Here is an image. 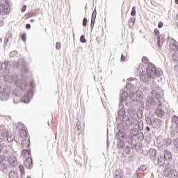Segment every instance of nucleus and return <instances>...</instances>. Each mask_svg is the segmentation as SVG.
<instances>
[{"label": "nucleus", "mask_w": 178, "mask_h": 178, "mask_svg": "<svg viewBox=\"0 0 178 178\" xmlns=\"http://www.w3.org/2000/svg\"><path fill=\"white\" fill-rule=\"evenodd\" d=\"M22 40L24 42H26V33H23L22 35Z\"/></svg>", "instance_id": "a18cd8bd"}, {"label": "nucleus", "mask_w": 178, "mask_h": 178, "mask_svg": "<svg viewBox=\"0 0 178 178\" xmlns=\"http://www.w3.org/2000/svg\"><path fill=\"white\" fill-rule=\"evenodd\" d=\"M3 69V63H0V70H2Z\"/></svg>", "instance_id": "13d9d810"}, {"label": "nucleus", "mask_w": 178, "mask_h": 178, "mask_svg": "<svg viewBox=\"0 0 178 178\" xmlns=\"http://www.w3.org/2000/svg\"><path fill=\"white\" fill-rule=\"evenodd\" d=\"M139 105L140 106V109H144V102L143 100L139 102Z\"/></svg>", "instance_id": "4c0bfd02"}, {"label": "nucleus", "mask_w": 178, "mask_h": 178, "mask_svg": "<svg viewBox=\"0 0 178 178\" xmlns=\"http://www.w3.org/2000/svg\"><path fill=\"white\" fill-rule=\"evenodd\" d=\"M170 49L171 51H174V52H177L178 51V46L176 43H172L170 45Z\"/></svg>", "instance_id": "4be33fe9"}, {"label": "nucleus", "mask_w": 178, "mask_h": 178, "mask_svg": "<svg viewBox=\"0 0 178 178\" xmlns=\"http://www.w3.org/2000/svg\"><path fill=\"white\" fill-rule=\"evenodd\" d=\"M30 22L31 23H33L34 22V19H31Z\"/></svg>", "instance_id": "774afa93"}, {"label": "nucleus", "mask_w": 178, "mask_h": 178, "mask_svg": "<svg viewBox=\"0 0 178 178\" xmlns=\"http://www.w3.org/2000/svg\"><path fill=\"white\" fill-rule=\"evenodd\" d=\"M131 151V147L130 146L126 145L124 147V152H125V154H130Z\"/></svg>", "instance_id": "a878e982"}, {"label": "nucleus", "mask_w": 178, "mask_h": 178, "mask_svg": "<svg viewBox=\"0 0 178 178\" xmlns=\"http://www.w3.org/2000/svg\"><path fill=\"white\" fill-rule=\"evenodd\" d=\"M97 17V9H95L94 10H93V13H92V17Z\"/></svg>", "instance_id": "49530a36"}, {"label": "nucleus", "mask_w": 178, "mask_h": 178, "mask_svg": "<svg viewBox=\"0 0 178 178\" xmlns=\"http://www.w3.org/2000/svg\"><path fill=\"white\" fill-rule=\"evenodd\" d=\"M12 35L9 34L8 36L7 35V39L5 40L4 41V45H6L8 42H9V38H10Z\"/></svg>", "instance_id": "c9c22d12"}, {"label": "nucleus", "mask_w": 178, "mask_h": 178, "mask_svg": "<svg viewBox=\"0 0 178 178\" xmlns=\"http://www.w3.org/2000/svg\"><path fill=\"white\" fill-rule=\"evenodd\" d=\"M146 130H147V131H149V130H151V129H149V127H146Z\"/></svg>", "instance_id": "e2e57ef3"}, {"label": "nucleus", "mask_w": 178, "mask_h": 178, "mask_svg": "<svg viewBox=\"0 0 178 178\" xmlns=\"http://www.w3.org/2000/svg\"><path fill=\"white\" fill-rule=\"evenodd\" d=\"M175 3H177V5H178V0H175Z\"/></svg>", "instance_id": "338daca9"}, {"label": "nucleus", "mask_w": 178, "mask_h": 178, "mask_svg": "<svg viewBox=\"0 0 178 178\" xmlns=\"http://www.w3.org/2000/svg\"><path fill=\"white\" fill-rule=\"evenodd\" d=\"M177 69H178V66H175V67H174V70H177Z\"/></svg>", "instance_id": "69168bd1"}, {"label": "nucleus", "mask_w": 178, "mask_h": 178, "mask_svg": "<svg viewBox=\"0 0 178 178\" xmlns=\"http://www.w3.org/2000/svg\"><path fill=\"white\" fill-rule=\"evenodd\" d=\"M60 48H61L60 42H56V49H60Z\"/></svg>", "instance_id": "58836bf2"}, {"label": "nucleus", "mask_w": 178, "mask_h": 178, "mask_svg": "<svg viewBox=\"0 0 178 178\" xmlns=\"http://www.w3.org/2000/svg\"><path fill=\"white\" fill-rule=\"evenodd\" d=\"M19 136L22 138H27V131L26 130H20Z\"/></svg>", "instance_id": "412c9836"}, {"label": "nucleus", "mask_w": 178, "mask_h": 178, "mask_svg": "<svg viewBox=\"0 0 178 178\" xmlns=\"http://www.w3.org/2000/svg\"><path fill=\"white\" fill-rule=\"evenodd\" d=\"M149 155H150V158L153 159V158H155V156H156V150L154 148H151L149 150Z\"/></svg>", "instance_id": "a211bd4d"}, {"label": "nucleus", "mask_w": 178, "mask_h": 178, "mask_svg": "<svg viewBox=\"0 0 178 178\" xmlns=\"http://www.w3.org/2000/svg\"><path fill=\"white\" fill-rule=\"evenodd\" d=\"M26 9H27V6H26V5H24L23 6H22V8L21 9V12H26Z\"/></svg>", "instance_id": "c03bdc74"}, {"label": "nucleus", "mask_w": 178, "mask_h": 178, "mask_svg": "<svg viewBox=\"0 0 178 178\" xmlns=\"http://www.w3.org/2000/svg\"><path fill=\"white\" fill-rule=\"evenodd\" d=\"M158 162H159V165L160 166H167L168 164H164L165 163V159L163 156H161L160 157L158 158Z\"/></svg>", "instance_id": "2eb2a0df"}, {"label": "nucleus", "mask_w": 178, "mask_h": 178, "mask_svg": "<svg viewBox=\"0 0 178 178\" xmlns=\"http://www.w3.org/2000/svg\"><path fill=\"white\" fill-rule=\"evenodd\" d=\"M33 95L34 92H33V90H29L27 92V95L22 99V102H23L24 104H29V102H30V99L33 98Z\"/></svg>", "instance_id": "6e6552de"}, {"label": "nucleus", "mask_w": 178, "mask_h": 178, "mask_svg": "<svg viewBox=\"0 0 178 178\" xmlns=\"http://www.w3.org/2000/svg\"><path fill=\"white\" fill-rule=\"evenodd\" d=\"M122 121L127 125V127L131 129L129 131L131 137H136L139 134L140 130H143L144 123L143 121H138L135 116L127 117L124 115L122 118Z\"/></svg>", "instance_id": "f03ea898"}, {"label": "nucleus", "mask_w": 178, "mask_h": 178, "mask_svg": "<svg viewBox=\"0 0 178 178\" xmlns=\"http://www.w3.org/2000/svg\"><path fill=\"white\" fill-rule=\"evenodd\" d=\"M26 29H27L28 30L30 29H31V25H30V24H27L26 25Z\"/></svg>", "instance_id": "603ef678"}, {"label": "nucleus", "mask_w": 178, "mask_h": 178, "mask_svg": "<svg viewBox=\"0 0 178 178\" xmlns=\"http://www.w3.org/2000/svg\"><path fill=\"white\" fill-rule=\"evenodd\" d=\"M13 94H14V95H15V97H19V94H17L16 90H15L13 91Z\"/></svg>", "instance_id": "6e6d98bb"}, {"label": "nucleus", "mask_w": 178, "mask_h": 178, "mask_svg": "<svg viewBox=\"0 0 178 178\" xmlns=\"http://www.w3.org/2000/svg\"><path fill=\"white\" fill-rule=\"evenodd\" d=\"M9 163L10 166L15 168L17 165V159L15 156H10L9 159Z\"/></svg>", "instance_id": "1a4fd4ad"}, {"label": "nucleus", "mask_w": 178, "mask_h": 178, "mask_svg": "<svg viewBox=\"0 0 178 178\" xmlns=\"http://www.w3.org/2000/svg\"><path fill=\"white\" fill-rule=\"evenodd\" d=\"M3 66L5 67V70H7V71L10 70V63L9 61L4 62Z\"/></svg>", "instance_id": "393cba45"}, {"label": "nucleus", "mask_w": 178, "mask_h": 178, "mask_svg": "<svg viewBox=\"0 0 178 178\" xmlns=\"http://www.w3.org/2000/svg\"><path fill=\"white\" fill-rule=\"evenodd\" d=\"M139 169L140 170H143V172H145V170H147V167L145 165H142Z\"/></svg>", "instance_id": "a19ab883"}, {"label": "nucleus", "mask_w": 178, "mask_h": 178, "mask_svg": "<svg viewBox=\"0 0 178 178\" xmlns=\"http://www.w3.org/2000/svg\"><path fill=\"white\" fill-rule=\"evenodd\" d=\"M10 12V1L6 0L5 4L0 3V15H8Z\"/></svg>", "instance_id": "423d86ee"}, {"label": "nucleus", "mask_w": 178, "mask_h": 178, "mask_svg": "<svg viewBox=\"0 0 178 178\" xmlns=\"http://www.w3.org/2000/svg\"><path fill=\"white\" fill-rule=\"evenodd\" d=\"M162 143H163V145H166L168 147V145H170V144H172V139L170 138L163 139Z\"/></svg>", "instance_id": "aec40b11"}, {"label": "nucleus", "mask_w": 178, "mask_h": 178, "mask_svg": "<svg viewBox=\"0 0 178 178\" xmlns=\"http://www.w3.org/2000/svg\"><path fill=\"white\" fill-rule=\"evenodd\" d=\"M76 129H77L78 131H80V126H79V124H76Z\"/></svg>", "instance_id": "bf43d9fd"}, {"label": "nucleus", "mask_w": 178, "mask_h": 178, "mask_svg": "<svg viewBox=\"0 0 178 178\" xmlns=\"http://www.w3.org/2000/svg\"><path fill=\"white\" fill-rule=\"evenodd\" d=\"M22 155H24V154H27L28 155H30V151H29V149H25L22 150Z\"/></svg>", "instance_id": "f704fd0d"}, {"label": "nucleus", "mask_w": 178, "mask_h": 178, "mask_svg": "<svg viewBox=\"0 0 178 178\" xmlns=\"http://www.w3.org/2000/svg\"><path fill=\"white\" fill-rule=\"evenodd\" d=\"M172 59L174 60V62H177L178 57H177V53H173L172 55Z\"/></svg>", "instance_id": "2f4dec72"}, {"label": "nucleus", "mask_w": 178, "mask_h": 178, "mask_svg": "<svg viewBox=\"0 0 178 178\" xmlns=\"http://www.w3.org/2000/svg\"><path fill=\"white\" fill-rule=\"evenodd\" d=\"M133 90H134V86H132L131 89L130 90V93H129V98L131 99V101H138L137 99V92L135 93L133 92Z\"/></svg>", "instance_id": "9d476101"}, {"label": "nucleus", "mask_w": 178, "mask_h": 178, "mask_svg": "<svg viewBox=\"0 0 178 178\" xmlns=\"http://www.w3.org/2000/svg\"><path fill=\"white\" fill-rule=\"evenodd\" d=\"M3 93L2 92V89H0V97H2Z\"/></svg>", "instance_id": "680f3d73"}, {"label": "nucleus", "mask_w": 178, "mask_h": 178, "mask_svg": "<svg viewBox=\"0 0 178 178\" xmlns=\"http://www.w3.org/2000/svg\"><path fill=\"white\" fill-rule=\"evenodd\" d=\"M130 87H131V83H128L127 86V88L129 89L130 88Z\"/></svg>", "instance_id": "052dcab7"}, {"label": "nucleus", "mask_w": 178, "mask_h": 178, "mask_svg": "<svg viewBox=\"0 0 178 178\" xmlns=\"http://www.w3.org/2000/svg\"><path fill=\"white\" fill-rule=\"evenodd\" d=\"M146 123H147L149 126H152L154 129H159V127L162 126V121L154 117H147L146 118Z\"/></svg>", "instance_id": "20e7f679"}, {"label": "nucleus", "mask_w": 178, "mask_h": 178, "mask_svg": "<svg viewBox=\"0 0 178 178\" xmlns=\"http://www.w3.org/2000/svg\"><path fill=\"white\" fill-rule=\"evenodd\" d=\"M152 104H154V97H152L151 96H148L147 97V100H146L147 106H151V105H152Z\"/></svg>", "instance_id": "f3484780"}, {"label": "nucleus", "mask_w": 178, "mask_h": 178, "mask_svg": "<svg viewBox=\"0 0 178 178\" xmlns=\"http://www.w3.org/2000/svg\"><path fill=\"white\" fill-rule=\"evenodd\" d=\"M170 129H172L170 133L171 137H175L176 134H178V117L177 115H173L171 118Z\"/></svg>", "instance_id": "39448f33"}, {"label": "nucleus", "mask_w": 178, "mask_h": 178, "mask_svg": "<svg viewBox=\"0 0 178 178\" xmlns=\"http://www.w3.org/2000/svg\"><path fill=\"white\" fill-rule=\"evenodd\" d=\"M159 29H162L163 27V22H159L158 24Z\"/></svg>", "instance_id": "09e8293b"}, {"label": "nucleus", "mask_w": 178, "mask_h": 178, "mask_svg": "<svg viewBox=\"0 0 178 178\" xmlns=\"http://www.w3.org/2000/svg\"><path fill=\"white\" fill-rule=\"evenodd\" d=\"M4 149H6V145L3 143H0V154L3 152Z\"/></svg>", "instance_id": "7c9ffc66"}, {"label": "nucleus", "mask_w": 178, "mask_h": 178, "mask_svg": "<svg viewBox=\"0 0 178 178\" xmlns=\"http://www.w3.org/2000/svg\"><path fill=\"white\" fill-rule=\"evenodd\" d=\"M24 165L28 169H31L33 166V159H31V158H28L24 161Z\"/></svg>", "instance_id": "9b49d317"}, {"label": "nucleus", "mask_w": 178, "mask_h": 178, "mask_svg": "<svg viewBox=\"0 0 178 178\" xmlns=\"http://www.w3.org/2000/svg\"><path fill=\"white\" fill-rule=\"evenodd\" d=\"M154 97H156V99H159L161 98V95L159 93H157Z\"/></svg>", "instance_id": "864d4df0"}, {"label": "nucleus", "mask_w": 178, "mask_h": 178, "mask_svg": "<svg viewBox=\"0 0 178 178\" xmlns=\"http://www.w3.org/2000/svg\"><path fill=\"white\" fill-rule=\"evenodd\" d=\"M17 76L16 75L10 76L6 75L4 76V80L6 83H13L15 82L17 87H19L21 90H24L27 87V83L24 79L17 80ZM17 80V81H16Z\"/></svg>", "instance_id": "7ed1b4c3"}, {"label": "nucleus", "mask_w": 178, "mask_h": 178, "mask_svg": "<svg viewBox=\"0 0 178 178\" xmlns=\"http://www.w3.org/2000/svg\"><path fill=\"white\" fill-rule=\"evenodd\" d=\"M19 169H20L22 173L24 172V167H23V165H19Z\"/></svg>", "instance_id": "8fccbe9b"}, {"label": "nucleus", "mask_w": 178, "mask_h": 178, "mask_svg": "<svg viewBox=\"0 0 178 178\" xmlns=\"http://www.w3.org/2000/svg\"><path fill=\"white\" fill-rule=\"evenodd\" d=\"M128 95L127 92L122 91V94L120 95V98L122 101H124L126 100V98H127Z\"/></svg>", "instance_id": "b1692460"}, {"label": "nucleus", "mask_w": 178, "mask_h": 178, "mask_svg": "<svg viewBox=\"0 0 178 178\" xmlns=\"http://www.w3.org/2000/svg\"><path fill=\"white\" fill-rule=\"evenodd\" d=\"M123 138H124V136H120V138L118 139V147L120 149L122 148H124V142L123 141Z\"/></svg>", "instance_id": "ddd939ff"}, {"label": "nucleus", "mask_w": 178, "mask_h": 178, "mask_svg": "<svg viewBox=\"0 0 178 178\" xmlns=\"http://www.w3.org/2000/svg\"><path fill=\"white\" fill-rule=\"evenodd\" d=\"M117 129L118 132L117 133L115 137L116 138H120V137H124V132L129 129V127H127V125L125 127L123 125V124H118Z\"/></svg>", "instance_id": "0eeeda50"}, {"label": "nucleus", "mask_w": 178, "mask_h": 178, "mask_svg": "<svg viewBox=\"0 0 178 178\" xmlns=\"http://www.w3.org/2000/svg\"><path fill=\"white\" fill-rule=\"evenodd\" d=\"M128 23L130 29H133V27H134V24L136 23V18H130Z\"/></svg>", "instance_id": "6ab92c4d"}, {"label": "nucleus", "mask_w": 178, "mask_h": 178, "mask_svg": "<svg viewBox=\"0 0 178 178\" xmlns=\"http://www.w3.org/2000/svg\"><path fill=\"white\" fill-rule=\"evenodd\" d=\"M80 41L81 42H82V44H86L87 42V40H86L84 35H81Z\"/></svg>", "instance_id": "72a5a7b5"}, {"label": "nucleus", "mask_w": 178, "mask_h": 178, "mask_svg": "<svg viewBox=\"0 0 178 178\" xmlns=\"http://www.w3.org/2000/svg\"><path fill=\"white\" fill-rule=\"evenodd\" d=\"M97 17H92V19H91V24H90V27L91 29H94V24L95 23V19Z\"/></svg>", "instance_id": "473e14b6"}, {"label": "nucleus", "mask_w": 178, "mask_h": 178, "mask_svg": "<svg viewBox=\"0 0 178 178\" xmlns=\"http://www.w3.org/2000/svg\"><path fill=\"white\" fill-rule=\"evenodd\" d=\"M154 34H156V35H159V29H154Z\"/></svg>", "instance_id": "3c124183"}, {"label": "nucleus", "mask_w": 178, "mask_h": 178, "mask_svg": "<svg viewBox=\"0 0 178 178\" xmlns=\"http://www.w3.org/2000/svg\"><path fill=\"white\" fill-rule=\"evenodd\" d=\"M152 95H153V97H155L156 95H158V92H156V90H153L152 91Z\"/></svg>", "instance_id": "37998d69"}, {"label": "nucleus", "mask_w": 178, "mask_h": 178, "mask_svg": "<svg viewBox=\"0 0 178 178\" xmlns=\"http://www.w3.org/2000/svg\"><path fill=\"white\" fill-rule=\"evenodd\" d=\"M22 72H23L24 73H27V72H29V69L26 67H22Z\"/></svg>", "instance_id": "de8ad7c7"}, {"label": "nucleus", "mask_w": 178, "mask_h": 178, "mask_svg": "<svg viewBox=\"0 0 178 178\" xmlns=\"http://www.w3.org/2000/svg\"><path fill=\"white\" fill-rule=\"evenodd\" d=\"M163 158L165 161H172V154H170V152L165 151L164 152Z\"/></svg>", "instance_id": "dca6fc26"}, {"label": "nucleus", "mask_w": 178, "mask_h": 178, "mask_svg": "<svg viewBox=\"0 0 178 178\" xmlns=\"http://www.w3.org/2000/svg\"><path fill=\"white\" fill-rule=\"evenodd\" d=\"M125 113H126V111H124V109L123 108H120L118 111V115L120 116H124Z\"/></svg>", "instance_id": "c85d7f7f"}, {"label": "nucleus", "mask_w": 178, "mask_h": 178, "mask_svg": "<svg viewBox=\"0 0 178 178\" xmlns=\"http://www.w3.org/2000/svg\"><path fill=\"white\" fill-rule=\"evenodd\" d=\"M9 178H17V172L11 171L9 174Z\"/></svg>", "instance_id": "bb28decb"}, {"label": "nucleus", "mask_w": 178, "mask_h": 178, "mask_svg": "<svg viewBox=\"0 0 178 178\" xmlns=\"http://www.w3.org/2000/svg\"><path fill=\"white\" fill-rule=\"evenodd\" d=\"M157 45H158L159 48H161V44H159V40H158V42H157Z\"/></svg>", "instance_id": "0e129e2a"}, {"label": "nucleus", "mask_w": 178, "mask_h": 178, "mask_svg": "<svg viewBox=\"0 0 178 178\" xmlns=\"http://www.w3.org/2000/svg\"><path fill=\"white\" fill-rule=\"evenodd\" d=\"M142 62H143V63H148V58L145 56L143 57Z\"/></svg>", "instance_id": "ea45409f"}, {"label": "nucleus", "mask_w": 178, "mask_h": 178, "mask_svg": "<svg viewBox=\"0 0 178 178\" xmlns=\"http://www.w3.org/2000/svg\"><path fill=\"white\" fill-rule=\"evenodd\" d=\"M131 15L132 16H136V7L135 6H134L132 8V10H131Z\"/></svg>", "instance_id": "e433bc0d"}, {"label": "nucleus", "mask_w": 178, "mask_h": 178, "mask_svg": "<svg viewBox=\"0 0 178 178\" xmlns=\"http://www.w3.org/2000/svg\"><path fill=\"white\" fill-rule=\"evenodd\" d=\"M136 98L138 100L143 99V92H141L140 90H137L136 91Z\"/></svg>", "instance_id": "5701e85b"}, {"label": "nucleus", "mask_w": 178, "mask_h": 178, "mask_svg": "<svg viewBox=\"0 0 178 178\" xmlns=\"http://www.w3.org/2000/svg\"><path fill=\"white\" fill-rule=\"evenodd\" d=\"M22 146L23 148H29L30 147V139L29 138H24L22 141Z\"/></svg>", "instance_id": "4468645a"}, {"label": "nucleus", "mask_w": 178, "mask_h": 178, "mask_svg": "<svg viewBox=\"0 0 178 178\" xmlns=\"http://www.w3.org/2000/svg\"><path fill=\"white\" fill-rule=\"evenodd\" d=\"M126 57H127V52L124 51L121 56V60L124 62V60H126Z\"/></svg>", "instance_id": "c756f323"}, {"label": "nucleus", "mask_w": 178, "mask_h": 178, "mask_svg": "<svg viewBox=\"0 0 178 178\" xmlns=\"http://www.w3.org/2000/svg\"><path fill=\"white\" fill-rule=\"evenodd\" d=\"M137 71L139 72V77L143 83H149L150 79H155V77H160L163 74V72L161 69L155 68V65L149 64L145 67L143 64H140L137 68Z\"/></svg>", "instance_id": "f257e3e1"}, {"label": "nucleus", "mask_w": 178, "mask_h": 178, "mask_svg": "<svg viewBox=\"0 0 178 178\" xmlns=\"http://www.w3.org/2000/svg\"><path fill=\"white\" fill-rule=\"evenodd\" d=\"M83 27H86V26H87V18H83Z\"/></svg>", "instance_id": "79ce46f5"}, {"label": "nucleus", "mask_w": 178, "mask_h": 178, "mask_svg": "<svg viewBox=\"0 0 178 178\" xmlns=\"http://www.w3.org/2000/svg\"><path fill=\"white\" fill-rule=\"evenodd\" d=\"M1 136L3 138L8 137V131L6 129L0 131Z\"/></svg>", "instance_id": "cd10ccee"}, {"label": "nucleus", "mask_w": 178, "mask_h": 178, "mask_svg": "<svg viewBox=\"0 0 178 178\" xmlns=\"http://www.w3.org/2000/svg\"><path fill=\"white\" fill-rule=\"evenodd\" d=\"M30 86L32 88H34L35 87V86H34V82L33 81H31V83H30Z\"/></svg>", "instance_id": "5fc2aeb1"}, {"label": "nucleus", "mask_w": 178, "mask_h": 178, "mask_svg": "<svg viewBox=\"0 0 178 178\" xmlns=\"http://www.w3.org/2000/svg\"><path fill=\"white\" fill-rule=\"evenodd\" d=\"M3 26V19H0V27H2Z\"/></svg>", "instance_id": "4d7b16f0"}, {"label": "nucleus", "mask_w": 178, "mask_h": 178, "mask_svg": "<svg viewBox=\"0 0 178 178\" xmlns=\"http://www.w3.org/2000/svg\"><path fill=\"white\" fill-rule=\"evenodd\" d=\"M155 114L159 118H163V116L165 115V111L163 109H162V108L159 107L155 110Z\"/></svg>", "instance_id": "f8f14e48"}]
</instances>
